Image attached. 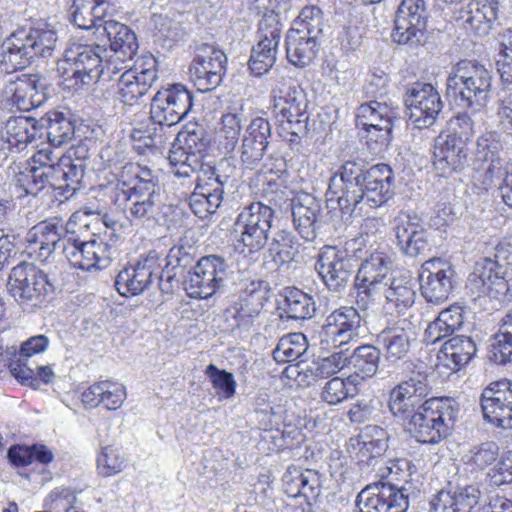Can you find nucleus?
Listing matches in <instances>:
<instances>
[{
	"mask_svg": "<svg viewBox=\"0 0 512 512\" xmlns=\"http://www.w3.org/2000/svg\"><path fill=\"white\" fill-rule=\"evenodd\" d=\"M328 193L344 213L362 210V204L380 207L395 193V175L388 164L369 166L363 158L355 157L344 161L330 177Z\"/></svg>",
	"mask_w": 512,
	"mask_h": 512,
	"instance_id": "1",
	"label": "nucleus"
},
{
	"mask_svg": "<svg viewBox=\"0 0 512 512\" xmlns=\"http://www.w3.org/2000/svg\"><path fill=\"white\" fill-rule=\"evenodd\" d=\"M26 240L39 244L42 255H49L61 249L70 264L82 270L108 267L115 252V249L101 237L81 241L73 234L69 235L62 220L57 218L42 221L32 227L27 232Z\"/></svg>",
	"mask_w": 512,
	"mask_h": 512,
	"instance_id": "2",
	"label": "nucleus"
},
{
	"mask_svg": "<svg viewBox=\"0 0 512 512\" xmlns=\"http://www.w3.org/2000/svg\"><path fill=\"white\" fill-rule=\"evenodd\" d=\"M56 42V30L47 23L13 32L1 45V72L12 73L26 68L38 56H52Z\"/></svg>",
	"mask_w": 512,
	"mask_h": 512,
	"instance_id": "3",
	"label": "nucleus"
},
{
	"mask_svg": "<svg viewBox=\"0 0 512 512\" xmlns=\"http://www.w3.org/2000/svg\"><path fill=\"white\" fill-rule=\"evenodd\" d=\"M368 253L363 236L342 246L325 245L317 255L315 270L329 292L342 295L356 275L358 262Z\"/></svg>",
	"mask_w": 512,
	"mask_h": 512,
	"instance_id": "4",
	"label": "nucleus"
},
{
	"mask_svg": "<svg viewBox=\"0 0 512 512\" xmlns=\"http://www.w3.org/2000/svg\"><path fill=\"white\" fill-rule=\"evenodd\" d=\"M491 87V71L476 61L464 60L448 76L446 96L459 109L477 112L486 106Z\"/></svg>",
	"mask_w": 512,
	"mask_h": 512,
	"instance_id": "5",
	"label": "nucleus"
},
{
	"mask_svg": "<svg viewBox=\"0 0 512 512\" xmlns=\"http://www.w3.org/2000/svg\"><path fill=\"white\" fill-rule=\"evenodd\" d=\"M459 405L452 398L433 397L405 423L411 437L423 444H435L446 438L454 428Z\"/></svg>",
	"mask_w": 512,
	"mask_h": 512,
	"instance_id": "6",
	"label": "nucleus"
},
{
	"mask_svg": "<svg viewBox=\"0 0 512 512\" xmlns=\"http://www.w3.org/2000/svg\"><path fill=\"white\" fill-rule=\"evenodd\" d=\"M272 114L290 138L298 144L307 135L308 100L304 89L291 79L282 78L272 89Z\"/></svg>",
	"mask_w": 512,
	"mask_h": 512,
	"instance_id": "7",
	"label": "nucleus"
},
{
	"mask_svg": "<svg viewBox=\"0 0 512 512\" xmlns=\"http://www.w3.org/2000/svg\"><path fill=\"white\" fill-rule=\"evenodd\" d=\"M7 289L23 311L33 312L52 300L56 287L44 271L23 262L12 268Z\"/></svg>",
	"mask_w": 512,
	"mask_h": 512,
	"instance_id": "8",
	"label": "nucleus"
},
{
	"mask_svg": "<svg viewBox=\"0 0 512 512\" xmlns=\"http://www.w3.org/2000/svg\"><path fill=\"white\" fill-rule=\"evenodd\" d=\"M105 53L106 49L99 44L71 43L57 65L62 85L67 89L78 91L94 83L93 77L101 66V55Z\"/></svg>",
	"mask_w": 512,
	"mask_h": 512,
	"instance_id": "9",
	"label": "nucleus"
},
{
	"mask_svg": "<svg viewBox=\"0 0 512 512\" xmlns=\"http://www.w3.org/2000/svg\"><path fill=\"white\" fill-rule=\"evenodd\" d=\"M275 219V210L262 202L244 206L234 223L237 243L242 245L241 252L247 250L251 254L265 248Z\"/></svg>",
	"mask_w": 512,
	"mask_h": 512,
	"instance_id": "10",
	"label": "nucleus"
},
{
	"mask_svg": "<svg viewBox=\"0 0 512 512\" xmlns=\"http://www.w3.org/2000/svg\"><path fill=\"white\" fill-rule=\"evenodd\" d=\"M162 276V255L152 249L124 267L115 278V287L120 295L137 296L148 290L158 280L160 288Z\"/></svg>",
	"mask_w": 512,
	"mask_h": 512,
	"instance_id": "11",
	"label": "nucleus"
},
{
	"mask_svg": "<svg viewBox=\"0 0 512 512\" xmlns=\"http://www.w3.org/2000/svg\"><path fill=\"white\" fill-rule=\"evenodd\" d=\"M360 261L354 276V286L357 289L356 303L361 308H367L375 299L377 292L383 286H387L392 261L385 252L378 250L371 251L369 255L366 253Z\"/></svg>",
	"mask_w": 512,
	"mask_h": 512,
	"instance_id": "12",
	"label": "nucleus"
},
{
	"mask_svg": "<svg viewBox=\"0 0 512 512\" xmlns=\"http://www.w3.org/2000/svg\"><path fill=\"white\" fill-rule=\"evenodd\" d=\"M229 275V265L224 257L216 254L201 257L184 280V290L191 298L207 299L224 285Z\"/></svg>",
	"mask_w": 512,
	"mask_h": 512,
	"instance_id": "13",
	"label": "nucleus"
},
{
	"mask_svg": "<svg viewBox=\"0 0 512 512\" xmlns=\"http://www.w3.org/2000/svg\"><path fill=\"white\" fill-rule=\"evenodd\" d=\"M411 486L378 481L363 488L356 498L358 512H405Z\"/></svg>",
	"mask_w": 512,
	"mask_h": 512,
	"instance_id": "14",
	"label": "nucleus"
},
{
	"mask_svg": "<svg viewBox=\"0 0 512 512\" xmlns=\"http://www.w3.org/2000/svg\"><path fill=\"white\" fill-rule=\"evenodd\" d=\"M496 259L484 258L477 262L474 271L468 277V287L478 297L487 296L499 299L506 297L510 291L512 275L508 271V263H501L499 252Z\"/></svg>",
	"mask_w": 512,
	"mask_h": 512,
	"instance_id": "15",
	"label": "nucleus"
},
{
	"mask_svg": "<svg viewBox=\"0 0 512 512\" xmlns=\"http://www.w3.org/2000/svg\"><path fill=\"white\" fill-rule=\"evenodd\" d=\"M227 180V177L219 174L215 165L200 166L195 189L189 197V206L196 216L205 218L217 211L224 198Z\"/></svg>",
	"mask_w": 512,
	"mask_h": 512,
	"instance_id": "16",
	"label": "nucleus"
},
{
	"mask_svg": "<svg viewBox=\"0 0 512 512\" xmlns=\"http://www.w3.org/2000/svg\"><path fill=\"white\" fill-rule=\"evenodd\" d=\"M404 103L409 121L418 129L433 126L443 109L439 92L429 83L415 82L407 87Z\"/></svg>",
	"mask_w": 512,
	"mask_h": 512,
	"instance_id": "17",
	"label": "nucleus"
},
{
	"mask_svg": "<svg viewBox=\"0 0 512 512\" xmlns=\"http://www.w3.org/2000/svg\"><path fill=\"white\" fill-rule=\"evenodd\" d=\"M192 107V92L185 85L175 83L153 96L150 119L157 123L176 125L188 115Z\"/></svg>",
	"mask_w": 512,
	"mask_h": 512,
	"instance_id": "18",
	"label": "nucleus"
},
{
	"mask_svg": "<svg viewBox=\"0 0 512 512\" xmlns=\"http://www.w3.org/2000/svg\"><path fill=\"white\" fill-rule=\"evenodd\" d=\"M419 282L421 295L425 300L440 304L448 299L457 285V274L450 262L431 258L422 264Z\"/></svg>",
	"mask_w": 512,
	"mask_h": 512,
	"instance_id": "19",
	"label": "nucleus"
},
{
	"mask_svg": "<svg viewBox=\"0 0 512 512\" xmlns=\"http://www.w3.org/2000/svg\"><path fill=\"white\" fill-rule=\"evenodd\" d=\"M393 233L394 243L405 257L423 259L432 251L429 233L417 215L400 213L393 221Z\"/></svg>",
	"mask_w": 512,
	"mask_h": 512,
	"instance_id": "20",
	"label": "nucleus"
},
{
	"mask_svg": "<svg viewBox=\"0 0 512 512\" xmlns=\"http://www.w3.org/2000/svg\"><path fill=\"white\" fill-rule=\"evenodd\" d=\"M47 79L38 74H22L9 78L2 90L3 97L20 111H31L48 99Z\"/></svg>",
	"mask_w": 512,
	"mask_h": 512,
	"instance_id": "21",
	"label": "nucleus"
},
{
	"mask_svg": "<svg viewBox=\"0 0 512 512\" xmlns=\"http://www.w3.org/2000/svg\"><path fill=\"white\" fill-rule=\"evenodd\" d=\"M281 32L282 25L279 23L277 15H265L259 21V40L253 46L248 62L249 68L255 76L264 75L275 64Z\"/></svg>",
	"mask_w": 512,
	"mask_h": 512,
	"instance_id": "22",
	"label": "nucleus"
},
{
	"mask_svg": "<svg viewBox=\"0 0 512 512\" xmlns=\"http://www.w3.org/2000/svg\"><path fill=\"white\" fill-rule=\"evenodd\" d=\"M480 406L485 421L497 428L512 429V381L490 383L482 390Z\"/></svg>",
	"mask_w": 512,
	"mask_h": 512,
	"instance_id": "23",
	"label": "nucleus"
},
{
	"mask_svg": "<svg viewBox=\"0 0 512 512\" xmlns=\"http://www.w3.org/2000/svg\"><path fill=\"white\" fill-rule=\"evenodd\" d=\"M428 12L424 0H402L395 18L392 38L399 44H418L426 30Z\"/></svg>",
	"mask_w": 512,
	"mask_h": 512,
	"instance_id": "24",
	"label": "nucleus"
},
{
	"mask_svg": "<svg viewBox=\"0 0 512 512\" xmlns=\"http://www.w3.org/2000/svg\"><path fill=\"white\" fill-rule=\"evenodd\" d=\"M160 194L120 187L117 184L113 202L131 224H144L158 214L157 198Z\"/></svg>",
	"mask_w": 512,
	"mask_h": 512,
	"instance_id": "25",
	"label": "nucleus"
},
{
	"mask_svg": "<svg viewBox=\"0 0 512 512\" xmlns=\"http://www.w3.org/2000/svg\"><path fill=\"white\" fill-rule=\"evenodd\" d=\"M284 492L298 502L302 512H312L322 490L321 475L313 469H288L283 476Z\"/></svg>",
	"mask_w": 512,
	"mask_h": 512,
	"instance_id": "26",
	"label": "nucleus"
},
{
	"mask_svg": "<svg viewBox=\"0 0 512 512\" xmlns=\"http://www.w3.org/2000/svg\"><path fill=\"white\" fill-rule=\"evenodd\" d=\"M162 276L160 291L163 294H171L180 285L184 287V280L189 271L194 270L195 251L192 246L175 245L171 247L162 262Z\"/></svg>",
	"mask_w": 512,
	"mask_h": 512,
	"instance_id": "27",
	"label": "nucleus"
},
{
	"mask_svg": "<svg viewBox=\"0 0 512 512\" xmlns=\"http://www.w3.org/2000/svg\"><path fill=\"white\" fill-rule=\"evenodd\" d=\"M364 318L352 306H343L333 311L323 326V333L334 346H342L359 336Z\"/></svg>",
	"mask_w": 512,
	"mask_h": 512,
	"instance_id": "28",
	"label": "nucleus"
},
{
	"mask_svg": "<svg viewBox=\"0 0 512 512\" xmlns=\"http://www.w3.org/2000/svg\"><path fill=\"white\" fill-rule=\"evenodd\" d=\"M477 485L447 486L437 491L430 499V512H470L480 500Z\"/></svg>",
	"mask_w": 512,
	"mask_h": 512,
	"instance_id": "29",
	"label": "nucleus"
},
{
	"mask_svg": "<svg viewBox=\"0 0 512 512\" xmlns=\"http://www.w3.org/2000/svg\"><path fill=\"white\" fill-rule=\"evenodd\" d=\"M272 136L271 125L266 118L256 117L246 127L239 148L241 163L254 169L262 160Z\"/></svg>",
	"mask_w": 512,
	"mask_h": 512,
	"instance_id": "30",
	"label": "nucleus"
},
{
	"mask_svg": "<svg viewBox=\"0 0 512 512\" xmlns=\"http://www.w3.org/2000/svg\"><path fill=\"white\" fill-rule=\"evenodd\" d=\"M468 147L455 136L439 135L435 140L433 166L440 176L448 177L465 168L468 162Z\"/></svg>",
	"mask_w": 512,
	"mask_h": 512,
	"instance_id": "31",
	"label": "nucleus"
},
{
	"mask_svg": "<svg viewBox=\"0 0 512 512\" xmlns=\"http://www.w3.org/2000/svg\"><path fill=\"white\" fill-rule=\"evenodd\" d=\"M382 352L374 344H362L350 354L344 353L345 369L349 372L348 383L358 386L376 375L381 362Z\"/></svg>",
	"mask_w": 512,
	"mask_h": 512,
	"instance_id": "32",
	"label": "nucleus"
},
{
	"mask_svg": "<svg viewBox=\"0 0 512 512\" xmlns=\"http://www.w3.org/2000/svg\"><path fill=\"white\" fill-rule=\"evenodd\" d=\"M412 341L413 332L405 321L385 327L375 337L376 346L383 350L385 360L392 364L408 356Z\"/></svg>",
	"mask_w": 512,
	"mask_h": 512,
	"instance_id": "33",
	"label": "nucleus"
},
{
	"mask_svg": "<svg viewBox=\"0 0 512 512\" xmlns=\"http://www.w3.org/2000/svg\"><path fill=\"white\" fill-rule=\"evenodd\" d=\"M501 0H470L462 4L456 16L466 30L479 35L487 34L498 18Z\"/></svg>",
	"mask_w": 512,
	"mask_h": 512,
	"instance_id": "34",
	"label": "nucleus"
},
{
	"mask_svg": "<svg viewBox=\"0 0 512 512\" xmlns=\"http://www.w3.org/2000/svg\"><path fill=\"white\" fill-rule=\"evenodd\" d=\"M38 120L31 117H10L1 129L0 151L21 152L38 133Z\"/></svg>",
	"mask_w": 512,
	"mask_h": 512,
	"instance_id": "35",
	"label": "nucleus"
},
{
	"mask_svg": "<svg viewBox=\"0 0 512 512\" xmlns=\"http://www.w3.org/2000/svg\"><path fill=\"white\" fill-rule=\"evenodd\" d=\"M111 0H73L70 8L72 23L80 29L99 31L109 15Z\"/></svg>",
	"mask_w": 512,
	"mask_h": 512,
	"instance_id": "36",
	"label": "nucleus"
},
{
	"mask_svg": "<svg viewBox=\"0 0 512 512\" xmlns=\"http://www.w3.org/2000/svg\"><path fill=\"white\" fill-rule=\"evenodd\" d=\"M320 212V202L311 195L306 194L292 202L294 228L306 241H313L317 236Z\"/></svg>",
	"mask_w": 512,
	"mask_h": 512,
	"instance_id": "37",
	"label": "nucleus"
},
{
	"mask_svg": "<svg viewBox=\"0 0 512 512\" xmlns=\"http://www.w3.org/2000/svg\"><path fill=\"white\" fill-rule=\"evenodd\" d=\"M320 45L321 41L315 36L303 35L299 28H290L285 39L286 57L292 65L306 67L316 57Z\"/></svg>",
	"mask_w": 512,
	"mask_h": 512,
	"instance_id": "38",
	"label": "nucleus"
},
{
	"mask_svg": "<svg viewBox=\"0 0 512 512\" xmlns=\"http://www.w3.org/2000/svg\"><path fill=\"white\" fill-rule=\"evenodd\" d=\"M39 130H45V136L53 147L68 144L75 135V125L68 113L50 111L38 120Z\"/></svg>",
	"mask_w": 512,
	"mask_h": 512,
	"instance_id": "39",
	"label": "nucleus"
},
{
	"mask_svg": "<svg viewBox=\"0 0 512 512\" xmlns=\"http://www.w3.org/2000/svg\"><path fill=\"white\" fill-rule=\"evenodd\" d=\"M463 323L464 307L458 304L450 305L428 325L424 332L425 339L432 344L439 342L460 330Z\"/></svg>",
	"mask_w": 512,
	"mask_h": 512,
	"instance_id": "40",
	"label": "nucleus"
},
{
	"mask_svg": "<svg viewBox=\"0 0 512 512\" xmlns=\"http://www.w3.org/2000/svg\"><path fill=\"white\" fill-rule=\"evenodd\" d=\"M265 256L275 267H281L295 261L299 254V244L292 232L279 229L273 233L265 246Z\"/></svg>",
	"mask_w": 512,
	"mask_h": 512,
	"instance_id": "41",
	"label": "nucleus"
},
{
	"mask_svg": "<svg viewBox=\"0 0 512 512\" xmlns=\"http://www.w3.org/2000/svg\"><path fill=\"white\" fill-rule=\"evenodd\" d=\"M476 350V344L470 337L457 335L444 342L439 358L450 370L458 371L472 360Z\"/></svg>",
	"mask_w": 512,
	"mask_h": 512,
	"instance_id": "42",
	"label": "nucleus"
},
{
	"mask_svg": "<svg viewBox=\"0 0 512 512\" xmlns=\"http://www.w3.org/2000/svg\"><path fill=\"white\" fill-rule=\"evenodd\" d=\"M110 43V51L120 53L126 58H134L138 52V41L135 32L126 24L108 19L102 27Z\"/></svg>",
	"mask_w": 512,
	"mask_h": 512,
	"instance_id": "43",
	"label": "nucleus"
},
{
	"mask_svg": "<svg viewBox=\"0 0 512 512\" xmlns=\"http://www.w3.org/2000/svg\"><path fill=\"white\" fill-rule=\"evenodd\" d=\"M397 120V112L386 102L370 100L357 109L356 125L360 128L393 126Z\"/></svg>",
	"mask_w": 512,
	"mask_h": 512,
	"instance_id": "44",
	"label": "nucleus"
},
{
	"mask_svg": "<svg viewBox=\"0 0 512 512\" xmlns=\"http://www.w3.org/2000/svg\"><path fill=\"white\" fill-rule=\"evenodd\" d=\"M389 433L378 425H367L356 438L359 453L368 461L383 456L389 448Z\"/></svg>",
	"mask_w": 512,
	"mask_h": 512,
	"instance_id": "45",
	"label": "nucleus"
},
{
	"mask_svg": "<svg viewBox=\"0 0 512 512\" xmlns=\"http://www.w3.org/2000/svg\"><path fill=\"white\" fill-rule=\"evenodd\" d=\"M280 317L293 320H306L315 315L316 304L313 297L298 288H287L280 307Z\"/></svg>",
	"mask_w": 512,
	"mask_h": 512,
	"instance_id": "46",
	"label": "nucleus"
},
{
	"mask_svg": "<svg viewBox=\"0 0 512 512\" xmlns=\"http://www.w3.org/2000/svg\"><path fill=\"white\" fill-rule=\"evenodd\" d=\"M382 289L386 304L398 314H404L414 304L416 292L412 283L405 278H393Z\"/></svg>",
	"mask_w": 512,
	"mask_h": 512,
	"instance_id": "47",
	"label": "nucleus"
},
{
	"mask_svg": "<svg viewBox=\"0 0 512 512\" xmlns=\"http://www.w3.org/2000/svg\"><path fill=\"white\" fill-rule=\"evenodd\" d=\"M56 174L50 168L26 167L16 176V186L26 195H38L47 185H55Z\"/></svg>",
	"mask_w": 512,
	"mask_h": 512,
	"instance_id": "48",
	"label": "nucleus"
},
{
	"mask_svg": "<svg viewBox=\"0 0 512 512\" xmlns=\"http://www.w3.org/2000/svg\"><path fill=\"white\" fill-rule=\"evenodd\" d=\"M168 160L172 166V173L177 178H189L194 172H199L200 166L205 164L200 161L199 156H195L193 152L187 151L177 141L172 144L169 150Z\"/></svg>",
	"mask_w": 512,
	"mask_h": 512,
	"instance_id": "49",
	"label": "nucleus"
},
{
	"mask_svg": "<svg viewBox=\"0 0 512 512\" xmlns=\"http://www.w3.org/2000/svg\"><path fill=\"white\" fill-rule=\"evenodd\" d=\"M85 169V163L74 162L71 155H64L57 160L56 181L58 183L60 180H63L66 183L67 192L70 193L69 196H72L82 187Z\"/></svg>",
	"mask_w": 512,
	"mask_h": 512,
	"instance_id": "50",
	"label": "nucleus"
},
{
	"mask_svg": "<svg viewBox=\"0 0 512 512\" xmlns=\"http://www.w3.org/2000/svg\"><path fill=\"white\" fill-rule=\"evenodd\" d=\"M227 56L216 46L208 43H201L196 47L195 57L190 67L208 71H216L218 74L226 73Z\"/></svg>",
	"mask_w": 512,
	"mask_h": 512,
	"instance_id": "51",
	"label": "nucleus"
},
{
	"mask_svg": "<svg viewBox=\"0 0 512 512\" xmlns=\"http://www.w3.org/2000/svg\"><path fill=\"white\" fill-rule=\"evenodd\" d=\"M503 148L502 136L496 131L485 132L477 138L476 157L481 161H490L488 173L492 172L496 164H500Z\"/></svg>",
	"mask_w": 512,
	"mask_h": 512,
	"instance_id": "52",
	"label": "nucleus"
},
{
	"mask_svg": "<svg viewBox=\"0 0 512 512\" xmlns=\"http://www.w3.org/2000/svg\"><path fill=\"white\" fill-rule=\"evenodd\" d=\"M111 89L118 96L120 102L126 105H134L140 98L146 95L136 77V70H125L116 79V84H111Z\"/></svg>",
	"mask_w": 512,
	"mask_h": 512,
	"instance_id": "53",
	"label": "nucleus"
},
{
	"mask_svg": "<svg viewBox=\"0 0 512 512\" xmlns=\"http://www.w3.org/2000/svg\"><path fill=\"white\" fill-rule=\"evenodd\" d=\"M221 128L217 134L218 147L223 153H232L239 141L242 118L237 113H226L221 118Z\"/></svg>",
	"mask_w": 512,
	"mask_h": 512,
	"instance_id": "54",
	"label": "nucleus"
},
{
	"mask_svg": "<svg viewBox=\"0 0 512 512\" xmlns=\"http://www.w3.org/2000/svg\"><path fill=\"white\" fill-rule=\"evenodd\" d=\"M324 27L323 11L319 7L312 5L302 8L291 28H299V32L303 33V35L315 36L316 39L321 41Z\"/></svg>",
	"mask_w": 512,
	"mask_h": 512,
	"instance_id": "55",
	"label": "nucleus"
},
{
	"mask_svg": "<svg viewBox=\"0 0 512 512\" xmlns=\"http://www.w3.org/2000/svg\"><path fill=\"white\" fill-rule=\"evenodd\" d=\"M306 351V338L301 333L289 334L282 337L272 352L277 363L293 362Z\"/></svg>",
	"mask_w": 512,
	"mask_h": 512,
	"instance_id": "56",
	"label": "nucleus"
},
{
	"mask_svg": "<svg viewBox=\"0 0 512 512\" xmlns=\"http://www.w3.org/2000/svg\"><path fill=\"white\" fill-rule=\"evenodd\" d=\"M268 301V291L262 287V283L252 282L244 292L240 299V307L238 314L241 317L254 318L258 316L263 309L265 303Z\"/></svg>",
	"mask_w": 512,
	"mask_h": 512,
	"instance_id": "57",
	"label": "nucleus"
},
{
	"mask_svg": "<svg viewBox=\"0 0 512 512\" xmlns=\"http://www.w3.org/2000/svg\"><path fill=\"white\" fill-rule=\"evenodd\" d=\"M126 171L132 174L134 179L130 183L119 181L120 187L160 194L158 179L150 168L131 163L124 166V172Z\"/></svg>",
	"mask_w": 512,
	"mask_h": 512,
	"instance_id": "58",
	"label": "nucleus"
},
{
	"mask_svg": "<svg viewBox=\"0 0 512 512\" xmlns=\"http://www.w3.org/2000/svg\"><path fill=\"white\" fill-rule=\"evenodd\" d=\"M217 397L220 400L232 398L236 393V380L231 372L219 369L215 364H209L205 369Z\"/></svg>",
	"mask_w": 512,
	"mask_h": 512,
	"instance_id": "59",
	"label": "nucleus"
},
{
	"mask_svg": "<svg viewBox=\"0 0 512 512\" xmlns=\"http://www.w3.org/2000/svg\"><path fill=\"white\" fill-rule=\"evenodd\" d=\"M416 467L406 458L390 460L385 467L379 470L380 481L408 484L412 480Z\"/></svg>",
	"mask_w": 512,
	"mask_h": 512,
	"instance_id": "60",
	"label": "nucleus"
},
{
	"mask_svg": "<svg viewBox=\"0 0 512 512\" xmlns=\"http://www.w3.org/2000/svg\"><path fill=\"white\" fill-rule=\"evenodd\" d=\"M205 134L203 126L197 123L188 124L178 133L176 141L182 144L187 151L193 152L195 156H199L209 143Z\"/></svg>",
	"mask_w": 512,
	"mask_h": 512,
	"instance_id": "61",
	"label": "nucleus"
},
{
	"mask_svg": "<svg viewBox=\"0 0 512 512\" xmlns=\"http://www.w3.org/2000/svg\"><path fill=\"white\" fill-rule=\"evenodd\" d=\"M357 386H352L346 378L333 377L328 380L321 392V399L329 405H337L353 396L357 392Z\"/></svg>",
	"mask_w": 512,
	"mask_h": 512,
	"instance_id": "62",
	"label": "nucleus"
},
{
	"mask_svg": "<svg viewBox=\"0 0 512 512\" xmlns=\"http://www.w3.org/2000/svg\"><path fill=\"white\" fill-rule=\"evenodd\" d=\"M393 126H378L361 128V137L365 140L367 149L374 155L384 153L392 140Z\"/></svg>",
	"mask_w": 512,
	"mask_h": 512,
	"instance_id": "63",
	"label": "nucleus"
},
{
	"mask_svg": "<svg viewBox=\"0 0 512 512\" xmlns=\"http://www.w3.org/2000/svg\"><path fill=\"white\" fill-rule=\"evenodd\" d=\"M424 404H419L413 399L402 394L400 390L392 389L389 393L388 406L392 415L405 423L422 409Z\"/></svg>",
	"mask_w": 512,
	"mask_h": 512,
	"instance_id": "64",
	"label": "nucleus"
}]
</instances>
